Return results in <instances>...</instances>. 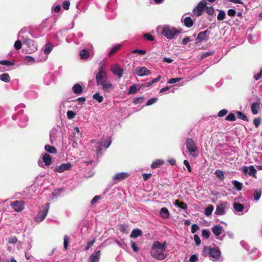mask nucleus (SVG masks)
Masks as SVG:
<instances>
[{"label":"nucleus","instance_id":"f257e3e1","mask_svg":"<svg viewBox=\"0 0 262 262\" xmlns=\"http://www.w3.org/2000/svg\"><path fill=\"white\" fill-rule=\"evenodd\" d=\"M95 77L97 84L101 86L104 92H110L114 89L113 85L108 79V76L105 69L102 66L99 67Z\"/></svg>","mask_w":262,"mask_h":262},{"label":"nucleus","instance_id":"f03ea898","mask_svg":"<svg viewBox=\"0 0 262 262\" xmlns=\"http://www.w3.org/2000/svg\"><path fill=\"white\" fill-rule=\"evenodd\" d=\"M156 31L159 34L165 37L169 40L172 39L175 36L181 33L180 30L167 25L158 26Z\"/></svg>","mask_w":262,"mask_h":262},{"label":"nucleus","instance_id":"7ed1b4c3","mask_svg":"<svg viewBox=\"0 0 262 262\" xmlns=\"http://www.w3.org/2000/svg\"><path fill=\"white\" fill-rule=\"evenodd\" d=\"M166 249V246L164 244H161L159 242H155L151 248V255L155 259L162 260L166 257V254L164 253Z\"/></svg>","mask_w":262,"mask_h":262},{"label":"nucleus","instance_id":"20e7f679","mask_svg":"<svg viewBox=\"0 0 262 262\" xmlns=\"http://www.w3.org/2000/svg\"><path fill=\"white\" fill-rule=\"evenodd\" d=\"M186 146L189 156L196 158L199 155V150L194 141L192 138L186 140Z\"/></svg>","mask_w":262,"mask_h":262},{"label":"nucleus","instance_id":"39448f33","mask_svg":"<svg viewBox=\"0 0 262 262\" xmlns=\"http://www.w3.org/2000/svg\"><path fill=\"white\" fill-rule=\"evenodd\" d=\"M203 251L205 254H208L210 257V259L213 262H222L223 260L221 252L217 248H208L205 247Z\"/></svg>","mask_w":262,"mask_h":262},{"label":"nucleus","instance_id":"423d86ee","mask_svg":"<svg viewBox=\"0 0 262 262\" xmlns=\"http://www.w3.org/2000/svg\"><path fill=\"white\" fill-rule=\"evenodd\" d=\"M49 209V204L46 203L40 208L39 211L34 218L37 222H42L47 216Z\"/></svg>","mask_w":262,"mask_h":262},{"label":"nucleus","instance_id":"0eeeda50","mask_svg":"<svg viewBox=\"0 0 262 262\" xmlns=\"http://www.w3.org/2000/svg\"><path fill=\"white\" fill-rule=\"evenodd\" d=\"M81 133L79 128L76 126L71 135V140L73 141L72 146L74 148L78 147V142L81 137Z\"/></svg>","mask_w":262,"mask_h":262},{"label":"nucleus","instance_id":"6e6552de","mask_svg":"<svg viewBox=\"0 0 262 262\" xmlns=\"http://www.w3.org/2000/svg\"><path fill=\"white\" fill-rule=\"evenodd\" d=\"M23 112L22 110H20L17 115L12 116L13 120H15L17 119L19 120V125L21 127L26 126L28 121V117L26 115L21 114Z\"/></svg>","mask_w":262,"mask_h":262},{"label":"nucleus","instance_id":"1a4fd4ad","mask_svg":"<svg viewBox=\"0 0 262 262\" xmlns=\"http://www.w3.org/2000/svg\"><path fill=\"white\" fill-rule=\"evenodd\" d=\"M233 207L234 213L237 215H243L248 211V207L244 206L243 204L234 202L233 203Z\"/></svg>","mask_w":262,"mask_h":262},{"label":"nucleus","instance_id":"9d476101","mask_svg":"<svg viewBox=\"0 0 262 262\" xmlns=\"http://www.w3.org/2000/svg\"><path fill=\"white\" fill-rule=\"evenodd\" d=\"M207 5L206 0H202L193 10V13L196 16L201 15L205 10V7Z\"/></svg>","mask_w":262,"mask_h":262},{"label":"nucleus","instance_id":"9b49d317","mask_svg":"<svg viewBox=\"0 0 262 262\" xmlns=\"http://www.w3.org/2000/svg\"><path fill=\"white\" fill-rule=\"evenodd\" d=\"M52 25L49 19H47L43 20L40 25L38 29L42 35L51 30Z\"/></svg>","mask_w":262,"mask_h":262},{"label":"nucleus","instance_id":"f8f14e48","mask_svg":"<svg viewBox=\"0 0 262 262\" xmlns=\"http://www.w3.org/2000/svg\"><path fill=\"white\" fill-rule=\"evenodd\" d=\"M93 53V46L88 44L86 47L80 51L79 55L82 59H87Z\"/></svg>","mask_w":262,"mask_h":262},{"label":"nucleus","instance_id":"ddd939ff","mask_svg":"<svg viewBox=\"0 0 262 262\" xmlns=\"http://www.w3.org/2000/svg\"><path fill=\"white\" fill-rule=\"evenodd\" d=\"M229 207V204L227 202L223 203L217 206L214 213L217 215H223L226 213Z\"/></svg>","mask_w":262,"mask_h":262},{"label":"nucleus","instance_id":"4468645a","mask_svg":"<svg viewBox=\"0 0 262 262\" xmlns=\"http://www.w3.org/2000/svg\"><path fill=\"white\" fill-rule=\"evenodd\" d=\"M111 70L112 73L119 78H120L123 75V69H121L120 66L117 64H114L111 66Z\"/></svg>","mask_w":262,"mask_h":262},{"label":"nucleus","instance_id":"2eb2a0df","mask_svg":"<svg viewBox=\"0 0 262 262\" xmlns=\"http://www.w3.org/2000/svg\"><path fill=\"white\" fill-rule=\"evenodd\" d=\"M111 144V140L110 138H107L104 140H101L99 142L97 143V152L98 154L100 150L102 149V147H104L105 148H107L109 147V146Z\"/></svg>","mask_w":262,"mask_h":262},{"label":"nucleus","instance_id":"dca6fc26","mask_svg":"<svg viewBox=\"0 0 262 262\" xmlns=\"http://www.w3.org/2000/svg\"><path fill=\"white\" fill-rule=\"evenodd\" d=\"M129 176V174L127 172H118L115 174L113 177V180L114 182V183H117L118 182L121 181L127 178H128Z\"/></svg>","mask_w":262,"mask_h":262},{"label":"nucleus","instance_id":"f3484780","mask_svg":"<svg viewBox=\"0 0 262 262\" xmlns=\"http://www.w3.org/2000/svg\"><path fill=\"white\" fill-rule=\"evenodd\" d=\"M11 206L16 212L21 211L24 208V203L21 201H15L11 204Z\"/></svg>","mask_w":262,"mask_h":262},{"label":"nucleus","instance_id":"a211bd4d","mask_svg":"<svg viewBox=\"0 0 262 262\" xmlns=\"http://www.w3.org/2000/svg\"><path fill=\"white\" fill-rule=\"evenodd\" d=\"M71 167L72 164L70 162L63 163L56 167V168L54 169V171L59 173H61L64 171L65 170L70 169Z\"/></svg>","mask_w":262,"mask_h":262},{"label":"nucleus","instance_id":"6ab92c4d","mask_svg":"<svg viewBox=\"0 0 262 262\" xmlns=\"http://www.w3.org/2000/svg\"><path fill=\"white\" fill-rule=\"evenodd\" d=\"M100 257V250L96 249L90 255L89 262H99Z\"/></svg>","mask_w":262,"mask_h":262},{"label":"nucleus","instance_id":"aec40b11","mask_svg":"<svg viewBox=\"0 0 262 262\" xmlns=\"http://www.w3.org/2000/svg\"><path fill=\"white\" fill-rule=\"evenodd\" d=\"M209 33V31L208 30H206L204 31L201 32L196 37V40L198 42H202L203 41H207L208 38V34Z\"/></svg>","mask_w":262,"mask_h":262},{"label":"nucleus","instance_id":"412c9836","mask_svg":"<svg viewBox=\"0 0 262 262\" xmlns=\"http://www.w3.org/2000/svg\"><path fill=\"white\" fill-rule=\"evenodd\" d=\"M135 73L139 76H143L150 74V71L145 67H137L135 70Z\"/></svg>","mask_w":262,"mask_h":262},{"label":"nucleus","instance_id":"4be33fe9","mask_svg":"<svg viewBox=\"0 0 262 262\" xmlns=\"http://www.w3.org/2000/svg\"><path fill=\"white\" fill-rule=\"evenodd\" d=\"M243 171L244 173L254 177H255L256 173V170L253 166H244L243 167Z\"/></svg>","mask_w":262,"mask_h":262},{"label":"nucleus","instance_id":"5701e85b","mask_svg":"<svg viewBox=\"0 0 262 262\" xmlns=\"http://www.w3.org/2000/svg\"><path fill=\"white\" fill-rule=\"evenodd\" d=\"M54 77L52 74L48 73L43 78V82L46 85H49L54 81Z\"/></svg>","mask_w":262,"mask_h":262},{"label":"nucleus","instance_id":"b1692460","mask_svg":"<svg viewBox=\"0 0 262 262\" xmlns=\"http://www.w3.org/2000/svg\"><path fill=\"white\" fill-rule=\"evenodd\" d=\"M53 49V46L51 44H47L46 45L45 48L43 49V52L46 54L45 57L42 58V59H40V61H45L47 59L48 55L51 52Z\"/></svg>","mask_w":262,"mask_h":262},{"label":"nucleus","instance_id":"393cba45","mask_svg":"<svg viewBox=\"0 0 262 262\" xmlns=\"http://www.w3.org/2000/svg\"><path fill=\"white\" fill-rule=\"evenodd\" d=\"M211 230L215 236H219L223 231V229L221 226L215 225L211 228Z\"/></svg>","mask_w":262,"mask_h":262},{"label":"nucleus","instance_id":"a878e982","mask_svg":"<svg viewBox=\"0 0 262 262\" xmlns=\"http://www.w3.org/2000/svg\"><path fill=\"white\" fill-rule=\"evenodd\" d=\"M160 215L164 219H168L169 217L170 214L168 209L166 207L162 208L160 211Z\"/></svg>","mask_w":262,"mask_h":262},{"label":"nucleus","instance_id":"bb28decb","mask_svg":"<svg viewBox=\"0 0 262 262\" xmlns=\"http://www.w3.org/2000/svg\"><path fill=\"white\" fill-rule=\"evenodd\" d=\"M42 162L45 163L46 166H49L52 163V158L50 155L48 154H45L42 156Z\"/></svg>","mask_w":262,"mask_h":262},{"label":"nucleus","instance_id":"cd10ccee","mask_svg":"<svg viewBox=\"0 0 262 262\" xmlns=\"http://www.w3.org/2000/svg\"><path fill=\"white\" fill-rule=\"evenodd\" d=\"M72 91L74 94L76 95H80L82 93L83 88L80 84L76 83L73 86Z\"/></svg>","mask_w":262,"mask_h":262},{"label":"nucleus","instance_id":"c85d7f7f","mask_svg":"<svg viewBox=\"0 0 262 262\" xmlns=\"http://www.w3.org/2000/svg\"><path fill=\"white\" fill-rule=\"evenodd\" d=\"M142 232L140 229H135L131 232L130 237L131 238H135L138 237L139 236H141L142 235Z\"/></svg>","mask_w":262,"mask_h":262},{"label":"nucleus","instance_id":"c756f323","mask_svg":"<svg viewBox=\"0 0 262 262\" xmlns=\"http://www.w3.org/2000/svg\"><path fill=\"white\" fill-rule=\"evenodd\" d=\"M251 109L252 113L254 115H256L258 113L259 109V104L257 102L253 103L251 105Z\"/></svg>","mask_w":262,"mask_h":262},{"label":"nucleus","instance_id":"7c9ffc66","mask_svg":"<svg viewBox=\"0 0 262 262\" xmlns=\"http://www.w3.org/2000/svg\"><path fill=\"white\" fill-rule=\"evenodd\" d=\"M140 89V86L139 85L134 84L129 87L128 90V94H135L137 91H138Z\"/></svg>","mask_w":262,"mask_h":262},{"label":"nucleus","instance_id":"2f4dec72","mask_svg":"<svg viewBox=\"0 0 262 262\" xmlns=\"http://www.w3.org/2000/svg\"><path fill=\"white\" fill-rule=\"evenodd\" d=\"M183 23L188 28L192 27L193 24L192 19L190 17H186L183 20Z\"/></svg>","mask_w":262,"mask_h":262},{"label":"nucleus","instance_id":"473e14b6","mask_svg":"<svg viewBox=\"0 0 262 262\" xmlns=\"http://www.w3.org/2000/svg\"><path fill=\"white\" fill-rule=\"evenodd\" d=\"M164 162L163 160L161 159H158L154 161L151 165V167L153 169L156 168L158 167L163 165Z\"/></svg>","mask_w":262,"mask_h":262},{"label":"nucleus","instance_id":"72a5a7b5","mask_svg":"<svg viewBox=\"0 0 262 262\" xmlns=\"http://www.w3.org/2000/svg\"><path fill=\"white\" fill-rule=\"evenodd\" d=\"M118 229L121 232L125 233H128L129 231L128 226L126 224H121L119 225Z\"/></svg>","mask_w":262,"mask_h":262},{"label":"nucleus","instance_id":"f704fd0d","mask_svg":"<svg viewBox=\"0 0 262 262\" xmlns=\"http://www.w3.org/2000/svg\"><path fill=\"white\" fill-rule=\"evenodd\" d=\"M24 61L25 64H32L36 62L35 59L30 56H24Z\"/></svg>","mask_w":262,"mask_h":262},{"label":"nucleus","instance_id":"c9c22d12","mask_svg":"<svg viewBox=\"0 0 262 262\" xmlns=\"http://www.w3.org/2000/svg\"><path fill=\"white\" fill-rule=\"evenodd\" d=\"M232 184L234 186V188L237 191H240L242 189L243 184L236 180H233L232 181Z\"/></svg>","mask_w":262,"mask_h":262},{"label":"nucleus","instance_id":"e433bc0d","mask_svg":"<svg viewBox=\"0 0 262 262\" xmlns=\"http://www.w3.org/2000/svg\"><path fill=\"white\" fill-rule=\"evenodd\" d=\"M121 46V44H117L115 45L114 47L108 53V56H111L117 52L120 49Z\"/></svg>","mask_w":262,"mask_h":262},{"label":"nucleus","instance_id":"4c0bfd02","mask_svg":"<svg viewBox=\"0 0 262 262\" xmlns=\"http://www.w3.org/2000/svg\"><path fill=\"white\" fill-rule=\"evenodd\" d=\"M45 149L48 152L55 154L57 150L55 147L50 145H46L45 146Z\"/></svg>","mask_w":262,"mask_h":262},{"label":"nucleus","instance_id":"58836bf2","mask_svg":"<svg viewBox=\"0 0 262 262\" xmlns=\"http://www.w3.org/2000/svg\"><path fill=\"white\" fill-rule=\"evenodd\" d=\"M0 80L5 82H9L10 81V78L8 74L4 73L0 75Z\"/></svg>","mask_w":262,"mask_h":262},{"label":"nucleus","instance_id":"ea45409f","mask_svg":"<svg viewBox=\"0 0 262 262\" xmlns=\"http://www.w3.org/2000/svg\"><path fill=\"white\" fill-rule=\"evenodd\" d=\"M213 206L212 205H208L205 210V214L206 216H209L211 214L213 210Z\"/></svg>","mask_w":262,"mask_h":262},{"label":"nucleus","instance_id":"a19ab883","mask_svg":"<svg viewBox=\"0 0 262 262\" xmlns=\"http://www.w3.org/2000/svg\"><path fill=\"white\" fill-rule=\"evenodd\" d=\"M261 195V192L258 189L255 190L253 193V197L256 201H258Z\"/></svg>","mask_w":262,"mask_h":262},{"label":"nucleus","instance_id":"79ce46f5","mask_svg":"<svg viewBox=\"0 0 262 262\" xmlns=\"http://www.w3.org/2000/svg\"><path fill=\"white\" fill-rule=\"evenodd\" d=\"M236 114L237 115V118L238 119H241L244 121H248V120L247 116L244 114L242 113L241 112H238V111L236 112Z\"/></svg>","mask_w":262,"mask_h":262},{"label":"nucleus","instance_id":"37998d69","mask_svg":"<svg viewBox=\"0 0 262 262\" xmlns=\"http://www.w3.org/2000/svg\"><path fill=\"white\" fill-rule=\"evenodd\" d=\"M93 98L94 99L97 100L99 103H101L103 101V97L102 96L100 95L99 93H96L93 95Z\"/></svg>","mask_w":262,"mask_h":262},{"label":"nucleus","instance_id":"c03bdc74","mask_svg":"<svg viewBox=\"0 0 262 262\" xmlns=\"http://www.w3.org/2000/svg\"><path fill=\"white\" fill-rule=\"evenodd\" d=\"M225 13L223 10H220L217 15V18L219 20H223L225 18Z\"/></svg>","mask_w":262,"mask_h":262},{"label":"nucleus","instance_id":"a18cd8bd","mask_svg":"<svg viewBox=\"0 0 262 262\" xmlns=\"http://www.w3.org/2000/svg\"><path fill=\"white\" fill-rule=\"evenodd\" d=\"M76 113L73 111H68L67 113V116L69 119H72L76 116Z\"/></svg>","mask_w":262,"mask_h":262},{"label":"nucleus","instance_id":"49530a36","mask_svg":"<svg viewBox=\"0 0 262 262\" xmlns=\"http://www.w3.org/2000/svg\"><path fill=\"white\" fill-rule=\"evenodd\" d=\"M21 46L22 43L20 40H16L14 44V47L17 50H20L21 48Z\"/></svg>","mask_w":262,"mask_h":262},{"label":"nucleus","instance_id":"de8ad7c7","mask_svg":"<svg viewBox=\"0 0 262 262\" xmlns=\"http://www.w3.org/2000/svg\"><path fill=\"white\" fill-rule=\"evenodd\" d=\"M210 232L209 230L208 229H203L202 230V236L206 239H207L210 236Z\"/></svg>","mask_w":262,"mask_h":262},{"label":"nucleus","instance_id":"09e8293b","mask_svg":"<svg viewBox=\"0 0 262 262\" xmlns=\"http://www.w3.org/2000/svg\"><path fill=\"white\" fill-rule=\"evenodd\" d=\"M206 8V12L209 15H212L214 12V10L212 7H207V5L205 7Z\"/></svg>","mask_w":262,"mask_h":262},{"label":"nucleus","instance_id":"8fccbe9b","mask_svg":"<svg viewBox=\"0 0 262 262\" xmlns=\"http://www.w3.org/2000/svg\"><path fill=\"white\" fill-rule=\"evenodd\" d=\"M215 174L216 176L220 179L221 180H223L224 179V176L223 171L220 170H216L215 171Z\"/></svg>","mask_w":262,"mask_h":262},{"label":"nucleus","instance_id":"3c124183","mask_svg":"<svg viewBox=\"0 0 262 262\" xmlns=\"http://www.w3.org/2000/svg\"><path fill=\"white\" fill-rule=\"evenodd\" d=\"M144 100V99L142 97H137L134 99L133 102L135 104H138L143 102Z\"/></svg>","mask_w":262,"mask_h":262},{"label":"nucleus","instance_id":"603ef678","mask_svg":"<svg viewBox=\"0 0 262 262\" xmlns=\"http://www.w3.org/2000/svg\"><path fill=\"white\" fill-rule=\"evenodd\" d=\"M95 239L94 238L92 241L88 242L86 246L84 248L85 251H88L94 244Z\"/></svg>","mask_w":262,"mask_h":262},{"label":"nucleus","instance_id":"864d4df0","mask_svg":"<svg viewBox=\"0 0 262 262\" xmlns=\"http://www.w3.org/2000/svg\"><path fill=\"white\" fill-rule=\"evenodd\" d=\"M226 120L230 121H234L235 120V115L233 113L229 114L226 117Z\"/></svg>","mask_w":262,"mask_h":262},{"label":"nucleus","instance_id":"5fc2aeb1","mask_svg":"<svg viewBox=\"0 0 262 262\" xmlns=\"http://www.w3.org/2000/svg\"><path fill=\"white\" fill-rule=\"evenodd\" d=\"M157 101H158L157 98H152L149 99L147 101L146 105L149 106L151 104H153L155 103Z\"/></svg>","mask_w":262,"mask_h":262},{"label":"nucleus","instance_id":"6e6d98bb","mask_svg":"<svg viewBox=\"0 0 262 262\" xmlns=\"http://www.w3.org/2000/svg\"><path fill=\"white\" fill-rule=\"evenodd\" d=\"M143 37L145 39L149 40V41H154V39H155L154 37L152 35H151L148 33H145L143 35Z\"/></svg>","mask_w":262,"mask_h":262},{"label":"nucleus","instance_id":"4d7b16f0","mask_svg":"<svg viewBox=\"0 0 262 262\" xmlns=\"http://www.w3.org/2000/svg\"><path fill=\"white\" fill-rule=\"evenodd\" d=\"M0 64L6 66H13L14 64L13 63L7 60H0Z\"/></svg>","mask_w":262,"mask_h":262},{"label":"nucleus","instance_id":"13d9d810","mask_svg":"<svg viewBox=\"0 0 262 262\" xmlns=\"http://www.w3.org/2000/svg\"><path fill=\"white\" fill-rule=\"evenodd\" d=\"M63 188H60V189H56V190H55L53 192H52V195L53 196H57L58 195H59L63 191Z\"/></svg>","mask_w":262,"mask_h":262},{"label":"nucleus","instance_id":"bf43d9fd","mask_svg":"<svg viewBox=\"0 0 262 262\" xmlns=\"http://www.w3.org/2000/svg\"><path fill=\"white\" fill-rule=\"evenodd\" d=\"M161 78V76H158L157 78H154L151 81L147 82V86L151 85L153 83H154L156 82H158L159 80H160Z\"/></svg>","mask_w":262,"mask_h":262},{"label":"nucleus","instance_id":"052dcab7","mask_svg":"<svg viewBox=\"0 0 262 262\" xmlns=\"http://www.w3.org/2000/svg\"><path fill=\"white\" fill-rule=\"evenodd\" d=\"M241 245L248 252H250V247H249V246L248 245V244L246 242H245V241H241Z\"/></svg>","mask_w":262,"mask_h":262},{"label":"nucleus","instance_id":"680f3d73","mask_svg":"<svg viewBox=\"0 0 262 262\" xmlns=\"http://www.w3.org/2000/svg\"><path fill=\"white\" fill-rule=\"evenodd\" d=\"M69 238L68 235H66L63 238V246L65 250H67Z\"/></svg>","mask_w":262,"mask_h":262},{"label":"nucleus","instance_id":"e2e57ef3","mask_svg":"<svg viewBox=\"0 0 262 262\" xmlns=\"http://www.w3.org/2000/svg\"><path fill=\"white\" fill-rule=\"evenodd\" d=\"M181 79V78H171L168 81L167 83L169 84H173L180 81Z\"/></svg>","mask_w":262,"mask_h":262},{"label":"nucleus","instance_id":"0e129e2a","mask_svg":"<svg viewBox=\"0 0 262 262\" xmlns=\"http://www.w3.org/2000/svg\"><path fill=\"white\" fill-rule=\"evenodd\" d=\"M200 229L199 226L196 224H193L191 226V231L192 233H195Z\"/></svg>","mask_w":262,"mask_h":262},{"label":"nucleus","instance_id":"69168bd1","mask_svg":"<svg viewBox=\"0 0 262 262\" xmlns=\"http://www.w3.org/2000/svg\"><path fill=\"white\" fill-rule=\"evenodd\" d=\"M194 240L196 246H199L201 244V241L198 235H194Z\"/></svg>","mask_w":262,"mask_h":262},{"label":"nucleus","instance_id":"338daca9","mask_svg":"<svg viewBox=\"0 0 262 262\" xmlns=\"http://www.w3.org/2000/svg\"><path fill=\"white\" fill-rule=\"evenodd\" d=\"M133 53H138L140 55H144L146 53V51L144 50L135 49L132 51Z\"/></svg>","mask_w":262,"mask_h":262},{"label":"nucleus","instance_id":"774afa93","mask_svg":"<svg viewBox=\"0 0 262 262\" xmlns=\"http://www.w3.org/2000/svg\"><path fill=\"white\" fill-rule=\"evenodd\" d=\"M199 259L196 255H192L189 258L190 262H196Z\"/></svg>","mask_w":262,"mask_h":262}]
</instances>
